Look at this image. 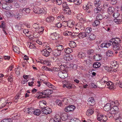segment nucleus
Returning <instances> with one entry per match:
<instances>
[{
  "label": "nucleus",
  "mask_w": 122,
  "mask_h": 122,
  "mask_svg": "<svg viewBox=\"0 0 122 122\" xmlns=\"http://www.w3.org/2000/svg\"><path fill=\"white\" fill-rule=\"evenodd\" d=\"M52 12L56 14L59 12V10L57 8L54 7L52 10Z\"/></svg>",
  "instance_id": "nucleus-52"
},
{
  "label": "nucleus",
  "mask_w": 122,
  "mask_h": 122,
  "mask_svg": "<svg viewBox=\"0 0 122 122\" xmlns=\"http://www.w3.org/2000/svg\"><path fill=\"white\" fill-rule=\"evenodd\" d=\"M119 112V108L117 106H114L113 107L111 108L110 110V112L112 114H114L118 112Z\"/></svg>",
  "instance_id": "nucleus-10"
},
{
  "label": "nucleus",
  "mask_w": 122,
  "mask_h": 122,
  "mask_svg": "<svg viewBox=\"0 0 122 122\" xmlns=\"http://www.w3.org/2000/svg\"><path fill=\"white\" fill-rule=\"evenodd\" d=\"M94 110L93 108L89 109L87 110L86 112V115L89 116L92 114L94 113Z\"/></svg>",
  "instance_id": "nucleus-23"
},
{
  "label": "nucleus",
  "mask_w": 122,
  "mask_h": 122,
  "mask_svg": "<svg viewBox=\"0 0 122 122\" xmlns=\"http://www.w3.org/2000/svg\"><path fill=\"white\" fill-rule=\"evenodd\" d=\"M87 35V34L85 32H81L79 34L78 36L80 38H83L86 37Z\"/></svg>",
  "instance_id": "nucleus-20"
},
{
  "label": "nucleus",
  "mask_w": 122,
  "mask_h": 122,
  "mask_svg": "<svg viewBox=\"0 0 122 122\" xmlns=\"http://www.w3.org/2000/svg\"><path fill=\"white\" fill-rule=\"evenodd\" d=\"M63 10L64 13L65 14L68 15H70L71 14V11L69 8L64 9Z\"/></svg>",
  "instance_id": "nucleus-41"
},
{
  "label": "nucleus",
  "mask_w": 122,
  "mask_h": 122,
  "mask_svg": "<svg viewBox=\"0 0 122 122\" xmlns=\"http://www.w3.org/2000/svg\"><path fill=\"white\" fill-rule=\"evenodd\" d=\"M75 107L73 105H71L66 107L65 109V111L66 112H71L73 111Z\"/></svg>",
  "instance_id": "nucleus-8"
},
{
  "label": "nucleus",
  "mask_w": 122,
  "mask_h": 122,
  "mask_svg": "<svg viewBox=\"0 0 122 122\" xmlns=\"http://www.w3.org/2000/svg\"><path fill=\"white\" fill-rule=\"evenodd\" d=\"M58 75L60 77L64 79L67 77L68 74L66 72L59 71L58 73Z\"/></svg>",
  "instance_id": "nucleus-6"
},
{
  "label": "nucleus",
  "mask_w": 122,
  "mask_h": 122,
  "mask_svg": "<svg viewBox=\"0 0 122 122\" xmlns=\"http://www.w3.org/2000/svg\"><path fill=\"white\" fill-rule=\"evenodd\" d=\"M24 111L26 113L31 114L34 112V109L32 108H27L25 107L24 109Z\"/></svg>",
  "instance_id": "nucleus-9"
},
{
  "label": "nucleus",
  "mask_w": 122,
  "mask_h": 122,
  "mask_svg": "<svg viewBox=\"0 0 122 122\" xmlns=\"http://www.w3.org/2000/svg\"><path fill=\"white\" fill-rule=\"evenodd\" d=\"M30 10L29 8H24L21 11L23 12L24 14H29L30 13Z\"/></svg>",
  "instance_id": "nucleus-33"
},
{
  "label": "nucleus",
  "mask_w": 122,
  "mask_h": 122,
  "mask_svg": "<svg viewBox=\"0 0 122 122\" xmlns=\"http://www.w3.org/2000/svg\"><path fill=\"white\" fill-rule=\"evenodd\" d=\"M120 15V14L118 12H116L114 13L113 14V16L115 18H116Z\"/></svg>",
  "instance_id": "nucleus-56"
},
{
  "label": "nucleus",
  "mask_w": 122,
  "mask_h": 122,
  "mask_svg": "<svg viewBox=\"0 0 122 122\" xmlns=\"http://www.w3.org/2000/svg\"><path fill=\"white\" fill-rule=\"evenodd\" d=\"M104 71L106 72H110V68L108 66H106L104 67Z\"/></svg>",
  "instance_id": "nucleus-62"
},
{
  "label": "nucleus",
  "mask_w": 122,
  "mask_h": 122,
  "mask_svg": "<svg viewBox=\"0 0 122 122\" xmlns=\"http://www.w3.org/2000/svg\"><path fill=\"white\" fill-rule=\"evenodd\" d=\"M76 33H78L80 31L84 28L83 24L81 22H79L76 24L75 26Z\"/></svg>",
  "instance_id": "nucleus-2"
},
{
  "label": "nucleus",
  "mask_w": 122,
  "mask_h": 122,
  "mask_svg": "<svg viewBox=\"0 0 122 122\" xmlns=\"http://www.w3.org/2000/svg\"><path fill=\"white\" fill-rule=\"evenodd\" d=\"M13 76L11 75H10L8 78V80L10 82H12L13 81Z\"/></svg>",
  "instance_id": "nucleus-61"
},
{
  "label": "nucleus",
  "mask_w": 122,
  "mask_h": 122,
  "mask_svg": "<svg viewBox=\"0 0 122 122\" xmlns=\"http://www.w3.org/2000/svg\"><path fill=\"white\" fill-rule=\"evenodd\" d=\"M94 51L92 49H90L87 51V54L89 55H92L93 54Z\"/></svg>",
  "instance_id": "nucleus-60"
},
{
  "label": "nucleus",
  "mask_w": 122,
  "mask_h": 122,
  "mask_svg": "<svg viewBox=\"0 0 122 122\" xmlns=\"http://www.w3.org/2000/svg\"><path fill=\"white\" fill-rule=\"evenodd\" d=\"M57 19L59 21H62L64 19V17L63 15H60L57 17Z\"/></svg>",
  "instance_id": "nucleus-54"
},
{
  "label": "nucleus",
  "mask_w": 122,
  "mask_h": 122,
  "mask_svg": "<svg viewBox=\"0 0 122 122\" xmlns=\"http://www.w3.org/2000/svg\"><path fill=\"white\" fill-rule=\"evenodd\" d=\"M33 12L36 14L45 13L46 10L43 8H33Z\"/></svg>",
  "instance_id": "nucleus-4"
},
{
  "label": "nucleus",
  "mask_w": 122,
  "mask_h": 122,
  "mask_svg": "<svg viewBox=\"0 0 122 122\" xmlns=\"http://www.w3.org/2000/svg\"><path fill=\"white\" fill-rule=\"evenodd\" d=\"M61 52L56 49L55 50L53 51V54L55 56H58L61 54Z\"/></svg>",
  "instance_id": "nucleus-28"
},
{
  "label": "nucleus",
  "mask_w": 122,
  "mask_h": 122,
  "mask_svg": "<svg viewBox=\"0 0 122 122\" xmlns=\"http://www.w3.org/2000/svg\"><path fill=\"white\" fill-rule=\"evenodd\" d=\"M102 8L101 7L99 6H97V7L95 8L94 10L95 13L96 14H97L100 12L102 10Z\"/></svg>",
  "instance_id": "nucleus-30"
},
{
  "label": "nucleus",
  "mask_w": 122,
  "mask_h": 122,
  "mask_svg": "<svg viewBox=\"0 0 122 122\" xmlns=\"http://www.w3.org/2000/svg\"><path fill=\"white\" fill-rule=\"evenodd\" d=\"M43 63L44 64L48 66L51 65V63L50 61L47 60L44 61Z\"/></svg>",
  "instance_id": "nucleus-57"
},
{
  "label": "nucleus",
  "mask_w": 122,
  "mask_h": 122,
  "mask_svg": "<svg viewBox=\"0 0 122 122\" xmlns=\"http://www.w3.org/2000/svg\"><path fill=\"white\" fill-rule=\"evenodd\" d=\"M54 20V18L53 16H50L48 17L46 19V21L48 23H51L53 22Z\"/></svg>",
  "instance_id": "nucleus-26"
},
{
  "label": "nucleus",
  "mask_w": 122,
  "mask_h": 122,
  "mask_svg": "<svg viewBox=\"0 0 122 122\" xmlns=\"http://www.w3.org/2000/svg\"><path fill=\"white\" fill-rule=\"evenodd\" d=\"M50 52L47 51L46 49L43 50L41 51V54L44 56L47 57L50 55Z\"/></svg>",
  "instance_id": "nucleus-17"
},
{
  "label": "nucleus",
  "mask_w": 122,
  "mask_h": 122,
  "mask_svg": "<svg viewBox=\"0 0 122 122\" xmlns=\"http://www.w3.org/2000/svg\"><path fill=\"white\" fill-rule=\"evenodd\" d=\"M100 0H96L94 1V4L96 6H99L100 5L101 2Z\"/></svg>",
  "instance_id": "nucleus-47"
},
{
  "label": "nucleus",
  "mask_w": 122,
  "mask_h": 122,
  "mask_svg": "<svg viewBox=\"0 0 122 122\" xmlns=\"http://www.w3.org/2000/svg\"><path fill=\"white\" fill-rule=\"evenodd\" d=\"M61 118L55 117L53 119L51 120L50 122H60L61 121L60 119Z\"/></svg>",
  "instance_id": "nucleus-36"
},
{
  "label": "nucleus",
  "mask_w": 122,
  "mask_h": 122,
  "mask_svg": "<svg viewBox=\"0 0 122 122\" xmlns=\"http://www.w3.org/2000/svg\"><path fill=\"white\" fill-rule=\"evenodd\" d=\"M68 54H66L64 56L63 59L66 61H69L72 59L71 57Z\"/></svg>",
  "instance_id": "nucleus-34"
},
{
  "label": "nucleus",
  "mask_w": 122,
  "mask_h": 122,
  "mask_svg": "<svg viewBox=\"0 0 122 122\" xmlns=\"http://www.w3.org/2000/svg\"><path fill=\"white\" fill-rule=\"evenodd\" d=\"M107 81L104 80L103 82H102V84L100 83V85H101V87L104 88L106 86V82Z\"/></svg>",
  "instance_id": "nucleus-51"
},
{
  "label": "nucleus",
  "mask_w": 122,
  "mask_h": 122,
  "mask_svg": "<svg viewBox=\"0 0 122 122\" xmlns=\"http://www.w3.org/2000/svg\"><path fill=\"white\" fill-rule=\"evenodd\" d=\"M62 6L63 8V10L64 9L69 8L68 5L66 3H63L62 5Z\"/></svg>",
  "instance_id": "nucleus-63"
},
{
  "label": "nucleus",
  "mask_w": 122,
  "mask_h": 122,
  "mask_svg": "<svg viewBox=\"0 0 122 122\" xmlns=\"http://www.w3.org/2000/svg\"><path fill=\"white\" fill-rule=\"evenodd\" d=\"M65 52L67 54H69L72 52V49L67 47L65 48L64 50Z\"/></svg>",
  "instance_id": "nucleus-35"
},
{
  "label": "nucleus",
  "mask_w": 122,
  "mask_h": 122,
  "mask_svg": "<svg viewBox=\"0 0 122 122\" xmlns=\"http://www.w3.org/2000/svg\"><path fill=\"white\" fill-rule=\"evenodd\" d=\"M93 4L90 3H88L87 5H84L83 8L84 10H87L91 9L92 8Z\"/></svg>",
  "instance_id": "nucleus-16"
},
{
  "label": "nucleus",
  "mask_w": 122,
  "mask_h": 122,
  "mask_svg": "<svg viewBox=\"0 0 122 122\" xmlns=\"http://www.w3.org/2000/svg\"><path fill=\"white\" fill-rule=\"evenodd\" d=\"M42 111L43 114L46 115L52 112L51 109L48 107L42 109Z\"/></svg>",
  "instance_id": "nucleus-5"
},
{
  "label": "nucleus",
  "mask_w": 122,
  "mask_h": 122,
  "mask_svg": "<svg viewBox=\"0 0 122 122\" xmlns=\"http://www.w3.org/2000/svg\"><path fill=\"white\" fill-rule=\"evenodd\" d=\"M56 49L61 51L64 49L63 46L62 45H58L56 47Z\"/></svg>",
  "instance_id": "nucleus-43"
},
{
  "label": "nucleus",
  "mask_w": 122,
  "mask_h": 122,
  "mask_svg": "<svg viewBox=\"0 0 122 122\" xmlns=\"http://www.w3.org/2000/svg\"><path fill=\"white\" fill-rule=\"evenodd\" d=\"M46 104V101L44 100L40 101L39 102L40 107L42 109L46 107L45 106Z\"/></svg>",
  "instance_id": "nucleus-15"
},
{
  "label": "nucleus",
  "mask_w": 122,
  "mask_h": 122,
  "mask_svg": "<svg viewBox=\"0 0 122 122\" xmlns=\"http://www.w3.org/2000/svg\"><path fill=\"white\" fill-rule=\"evenodd\" d=\"M111 45V44L109 42H107L102 43L100 46L102 48H108Z\"/></svg>",
  "instance_id": "nucleus-18"
},
{
  "label": "nucleus",
  "mask_w": 122,
  "mask_h": 122,
  "mask_svg": "<svg viewBox=\"0 0 122 122\" xmlns=\"http://www.w3.org/2000/svg\"><path fill=\"white\" fill-rule=\"evenodd\" d=\"M2 8L4 9L7 10H9L11 8L10 5L8 6L6 3H4L2 5Z\"/></svg>",
  "instance_id": "nucleus-22"
},
{
  "label": "nucleus",
  "mask_w": 122,
  "mask_h": 122,
  "mask_svg": "<svg viewBox=\"0 0 122 122\" xmlns=\"http://www.w3.org/2000/svg\"><path fill=\"white\" fill-rule=\"evenodd\" d=\"M29 31L27 29H25L23 30V32L27 36H29Z\"/></svg>",
  "instance_id": "nucleus-55"
},
{
  "label": "nucleus",
  "mask_w": 122,
  "mask_h": 122,
  "mask_svg": "<svg viewBox=\"0 0 122 122\" xmlns=\"http://www.w3.org/2000/svg\"><path fill=\"white\" fill-rule=\"evenodd\" d=\"M100 24V21L97 20H95L94 22L93 23L92 25L94 26L97 27Z\"/></svg>",
  "instance_id": "nucleus-45"
},
{
  "label": "nucleus",
  "mask_w": 122,
  "mask_h": 122,
  "mask_svg": "<svg viewBox=\"0 0 122 122\" xmlns=\"http://www.w3.org/2000/svg\"><path fill=\"white\" fill-rule=\"evenodd\" d=\"M24 26H25L24 24L20 22L15 26V28L16 29L18 30H23Z\"/></svg>",
  "instance_id": "nucleus-14"
},
{
  "label": "nucleus",
  "mask_w": 122,
  "mask_h": 122,
  "mask_svg": "<svg viewBox=\"0 0 122 122\" xmlns=\"http://www.w3.org/2000/svg\"><path fill=\"white\" fill-rule=\"evenodd\" d=\"M44 28L43 27H41V26L39 27L38 30V34H42V31L44 30Z\"/></svg>",
  "instance_id": "nucleus-53"
},
{
  "label": "nucleus",
  "mask_w": 122,
  "mask_h": 122,
  "mask_svg": "<svg viewBox=\"0 0 122 122\" xmlns=\"http://www.w3.org/2000/svg\"><path fill=\"white\" fill-rule=\"evenodd\" d=\"M44 83L46 84L47 86L50 88H52V89L54 90L56 89V87L55 86L49 82H46L44 81Z\"/></svg>",
  "instance_id": "nucleus-25"
},
{
  "label": "nucleus",
  "mask_w": 122,
  "mask_h": 122,
  "mask_svg": "<svg viewBox=\"0 0 122 122\" xmlns=\"http://www.w3.org/2000/svg\"><path fill=\"white\" fill-rule=\"evenodd\" d=\"M87 101V104L90 106H92L95 104V101L93 97H91L89 98Z\"/></svg>",
  "instance_id": "nucleus-12"
},
{
  "label": "nucleus",
  "mask_w": 122,
  "mask_h": 122,
  "mask_svg": "<svg viewBox=\"0 0 122 122\" xmlns=\"http://www.w3.org/2000/svg\"><path fill=\"white\" fill-rule=\"evenodd\" d=\"M64 23L66 24L67 26L70 28L72 27L75 24L74 22L71 20H69L67 22L64 21L63 22V23L64 24Z\"/></svg>",
  "instance_id": "nucleus-7"
},
{
  "label": "nucleus",
  "mask_w": 122,
  "mask_h": 122,
  "mask_svg": "<svg viewBox=\"0 0 122 122\" xmlns=\"http://www.w3.org/2000/svg\"><path fill=\"white\" fill-rule=\"evenodd\" d=\"M114 22L117 24H120L122 23V20L121 19H115L114 20Z\"/></svg>",
  "instance_id": "nucleus-49"
},
{
  "label": "nucleus",
  "mask_w": 122,
  "mask_h": 122,
  "mask_svg": "<svg viewBox=\"0 0 122 122\" xmlns=\"http://www.w3.org/2000/svg\"><path fill=\"white\" fill-rule=\"evenodd\" d=\"M101 65V64L100 62H97L94 63L93 65V66L95 68H97L99 67Z\"/></svg>",
  "instance_id": "nucleus-40"
},
{
  "label": "nucleus",
  "mask_w": 122,
  "mask_h": 122,
  "mask_svg": "<svg viewBox=\"0 0 122 122\" xmlns=\"http://www.w3.org/2000/svg\"><path fill=\"white\" fill-rule=\"evenodd\" d=\"M72 84L71 83L67 84L66 85H64L63 86V87H66V88H69L71 89L72 88Z\"/></svg>",
  "instance_id": "nucleus-50"
},
{
  "label": "nucleus",
  "mask_w": 122,
  "mask_h": 122,
  "mask_svg": "<svg viewBox=\"0 0 122 122\" xmlns=\"http://www.w3.org/2000/svg\"><path fill=\"white\" fill-rule=\"evenodd\" d=\"M41 113V112L40 109H37L34 111L33 113L34 115L37 116L39 115Z\"/></svg>",
  "instance_id": "nucleus-37"
},
{
  "label": "nucleus",
  "mask_w": 122,
  "mask_h": 122,
  "mask_svg": "<svg viewBox=\"0 0 122 122\" xmlns=\"http://www.w3.org/2000/svg\"><path fill=\"white\" fill-rule=\"evenodd\" d=\"M81 2V0H74V3L77 5H80Z\"/></svg>",
  "instance_id": "nucleus-59"
},
{
  "label": "nucleus",
  "mask_w": 122,
  "mask_h": 122,
  "mask_svg": "<svg viewBox=\"0 0 122 122\" xmlns=\"http://www.w3.org/2000/svg\"><path fill=\"white\" fill-rule=\"evenodd\" d=\"M111 64L113 68H117L118 66L119 65L117 62L115 61H112L111 62Z\"/></svg>",
  "instance_id": "nucleus-29"
},
{
  "label": "nucleus",
  "mask_w": 122,
  "mask_h": 122,
  "mask_svg": "<svg viewBox=\"0 0 122 122\" xmlns=\"http://www.w3.org/2000/svg\"><path fill=\"white\" fill-rule=\"evenodd\" d=\"M70 122H80V121L78 119L75 118V119H71Z\"/></svg>",
  "instance_id": "nucleus-64"
},
{
  "label": "nucleus",
  "mask_w": 122,
  "mask_h": 122,
  "mask_svg": "<svg viewBox=\"0 0 122 122\" xmlns=\"http://www.w3.org/2000/svg\"><path fill=\"white\" fill-rule=\"evenodd\" d=\"M97 118L98 121L100 122H105L107 119L106 115L101 114H98Z\"/></svg>",
  "instance_id": "nucleus-3"
},
{
  "label": "nucleus",
  "mask_w": 122,
  "mask_h": 122,
  "mask_svg": "<svg viewBox=\"0 0 122 122\" xmlns=\"http://www.w3.org/2000/svg\"><path fill=\"white\" fill-rule=\"evenodd\" d=\"M61 69L64 71L67 72L68 71V68L65 65H61L60 66Z\"/></svg>",
  "instance_id": "nucleus-21"
},
{
  "label": "nucleus",
  "mask_w": 122,
  "mask_h": 122,
  "mask_svg": "<svg viewBox=\"0 0 122 122\" xmlns=\"http://www.w3.org/2000/svg\"><path fill=\"white\" fill-rule=\"evenodd\" d=\"M113 45V49L114 51H120L122 48L121 46L119 44Z\"/></svg>",
  "instance_id": "nucleus-13"
},
{
  "label": "nucleus",
  "mask_w": 122,
  "mask_h": 122,
  "mask_svg": "<svg viewBox=\"0 0 122 122\" xmlns=\"http://www.w3.org/2000/svg\"><path fill=\"white\" fill-rule=\"evenodd\" d=\"M40 26L38 24L35 23L34 24L32 25V27L34 29L35 31H37L38 30Z\"/></svg>",
  "instance_id": "nucleus-24"
},
{
  "label": "nucleus",
  "mask_w": 122,
  "mask_h": 122,
  "mask_svg": "<svg viewBox=\"0 0 122 122\" xmlns=\"http://www.w3.org/2000/svg\"><path fill=\"white\" fill-rule=\"evenodd\" d=\"M85 54L82 52L79 53L78 54V57L79 58H84L85 57Z\"/></svg>",
  "instance_id": "nucleus-39"
},
{
  "label": "nucleus",
  "mask_w": 122,
  "mask_h": 122,
  "mask_svg": "<svg viewBox=\"0 0 122 122\" xmlns=\"http://www.w3.org/2000/svg\"><path fill=\"white\" fill-rule=\"evenodd\" d=\"M96 37L94 34H89L88 38V39L90 41H92L94 40L96 38Z\"/></svg>",
  "instance_id": "nucleus-32"
},
{
  "label": "nucleus",
  "mask_w": 122,
  "mask_h": 122,
  "mask_svg": "<svg viewBox=\"0 0 122 122\" xmlns=\"http://www.w3.org/2000/svg\"><path fill=\"white\" fill-rule=\"evenodd\" d=\"M92 30V29L90 27L86 28L85 30V32L86 33H90Z\"/></svg>",
  "instance_id": "nucleus-48"
},
{
  "label": "nucleus",
  "mask_w": 122,
  "mask_h": 122,
  "mask_svg": "<svg viewBox=\"0 0 122 122\" xmlns=\"http://www.w3.org/2000/svg\"><path fill=\"white\" fill-rule=\"evenodd\" d=\"M12 122V120L11 119H3L1 122Z\"/></svg>",
  "instance_id": "nucleus-58"
},
{
  "label": "nucleus",
  "mask_w": 122,
  "mask_h": 122,
  "mask_svg": "<svg viewBox=\"0 0 122 122\" xmlns=\"http://www.w3.org/2000/svg\"><path fill=\"white\" fill-rule=\"evenodd\" d=\"M112 41V45L119 44L121 41L120 39L118 38L113 39Z\"/></svg>",
  "instance_id": "nucleus-11"
},
{
  "label": "nucleus",
  "mask_w": 122,
  "mask_h": 122,
  "mask_svg": "<svg viewBox=\"0 0 122 122\" xmlns=\"http://www.w3.org/2000/svg\"><path fill=\"white\" fill-rule=\"evenodd\" d=\"M115 10L114 8L113 7H109L107 11L109 14H112L114 11Z\"/></svg>",
  "instance_id": "nucleus-31"
},
{
  "label": "nucleus",
  "mask_w": 122,
  "mask_h": 122,
  "mask_svg": "<svg viewBox=\"0 0 122 122\" xmlns=\"http://www.w3.org/2000/svg\"><path fill=\"white\" fill-rule=\"evenodd\" d=\"M111 105L109 103H107L106 104L104 107V110L106 111H108L110 110L111 108Z\"/></svg>",
  "instance_id": "nucleus-19"
},
{
  "label": "nucleus",
  "mask_w": 122,
  "mask_h": 122,
  "mask_svg": "<svg viewBox=\"0 0 122 122\" xmlns=\"http://www.w3.org/2000/svg\"><path fill=\"white\" fill-rule=\"evenodd\" d=\"M13 49L14 51L16 53L19 54L20 53V49L18 47L13 46Z\"/></svg>",
  "instance_id": "nucleus-42"
},
{
  "label": "nucleus",
  "mask_w": 122,
  "mask_h": 122,
  "mask_svg": "<svg viewBox=\"0 0 122 122\" xmlns=\"http://www.w3.org/2000/svg\"><path fill=\"white\" fill-rule=\"evenodd\" d=\"M53 93V91L52 90H49L47 89L43 91L42 92L40 93V95L38 97V98H43V96H42L43 95H46L47 96Z\"/></svg>",
  "instance_id": "nucleus-1"
},
{
  "label": "nucleus",
  "mask_w": 122,
  "mask_h": 122,
  "mask_svg": "<svg viewBox=\"0 0 122 122\" xmlns=\"http://www.w3.org/2000/svg\"><path fill=\"white\" fill-rule=\"evenodd\" d=\"M69 46L71 48H74L76 46V44L75 42L74 41H71L69 43Z\"/></svg>",
  "instance_id": "nucleus-38"
},
{
  "label": "nucleus",
  "mask_w": 122,
  "mask_h": 122,
  "mask_svg": "<svg viewBox=\"0 0 122 122\" xmlns=\"http://www.w3.org/2000/svg\"><path fill=\"white\" fill-rule=\"evenodd\" d=\"M120 114L119 113V112L115 113L114 116V119L115 120L119 118H121L120 116Z\"/></svg>",
  "instance_id": "nucleus-44"
},
{
  "label": "nucleus",
  "mask_w": 122,
  "mask_h": 122,
  "mask_svg": "<svg viewBox=\"0 0 122 122\" xmlns=\"http://www.w3.org/2000/svg\"><path fill=\"white\" fill-rule=\"evenodd\" d=\"M106 55L108 57L112 56L113 55L112 51L111 50L107 51L106 52Z\"/></svg>",
  "instance_id": "nucleus-46"
},
{
  "label": "nucleus",
  "mask_w": 122,
  "mask_h": 122,
  "mask_svg": "<svg viewBox=\"0 0 122 122\" xmlns=\"http://www.w3.org/2000/svg\"><path fill=\"white\" fill-rule=\"evenodd\" d=\"M94 58L95 60L98 61L101 59L102 57L101 55L97 54L94 56Z\"/></svg>",
  "instance_id": "nucleus-27"
}]
</instances>
